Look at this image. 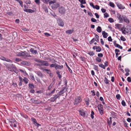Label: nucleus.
<instances>
[{"mask_svg": "<svg viewBox=\"0 0 131 131\" xmlns=\"http://www.w3.org/2000/svg\"><path fill=\"white\" fill-rule=\"evenodd\" d=\"M16 54L17 56L23 57L25 59H26L27 57H31L30 55L26 51H25L17 52Z\"/></svg>", "mask_w": 131, "mask_h": 131, "instance_id": "f257e3e1", "label": "nucleus"}, {"mask_svg": "<svg viewBox=\"0 0 131 131\" xmlns=\"http://www.w3.org/2000/svg\"><path fill=\"white\" fill-rule=\"evenodd\" d=\"M6 66V67L8 69L11 71L13 72L14 71L13 69H16V67L15 65L13 64H9L6 63V64H4Z\"/></svg>", "mask_w": 131, "mask_h": 131, "instance_id": "f03ea898", "label": "nucleus"}, {"mask_svg": "<svg viewBox=\"0 0 131 131\" xmlns=\"http://www.w3.org/2000/svg\"><path fill=\"white\" fill-rule=\"evenodd\" d=\"M82 99L80 96H77L75 99L74 104V105L78 104L82 101Z\"/></svg>", "mask_w": 131, "mask_h": 131, "instance_id": "7ed1b4c3", "label": "nucleus"}, {"mask_svg": "<svg viewBox=\"0 0 131 131\" xmlns=\"http://www.w3.org/2000/svg\"><path fill=\"white\" fill-rule=\"evenodd\" d=\"M81 115L84 118H86L88 116L87 113L85 112L83 110H80L79 111Z\"/></svg>", "mask_w": 131, "mask_h": 131, "instance_id": "20e7f679", "label": "nucleus"}, {"mask_svg": "<svg viewBox=\"0 0 131 131\" xmlns=\"http://www.w3.org/2000/svg\"><path fill=\"white\" fill-rule=\"evenodd\" d=\"M57 23L58 25L61 26L63 27L64 23L63 21L60 18H58L57 19Z\"/></svg>", "mask_w": 131, "mask_h": 131, "instance_id": "39448f33", "label": "nucleus"}, {"mask_svg": "<svg viewBox=\"0 0 131 131\" xmlns=\"http://www.w3.org/2000/svg\"><path fill=\"white\" fill-rule=\"evenodd\" d=\"M124 16H121V15L119 13L117 14V17L119 20V22L122 23L123 21V19Z\"/></svg>", "mask_w": 131, "mask_h": 131, "instance_id": "423d86ee", "label": "nucleus"}, {"mask_svg": "<svg viewBox=\"0 0 131 131\" xmlns=\"http://www.w3.org/2000/svg\"><path fill=\"white\" fill-rule=\"evenodd\" d=\"M59 95H58L57 94L56 95H55L53 97H52L50 98V101L52 102H54L55 101L56 99L59 98Z\"/></svg>", "mask_w": 131, "mask_h": 131, "instance_id": "0eeeda50", "label": "nucleus"}, {"mask_svg": "<svg viewBox=\"0 0 131 131\" xmlns=\"http://www.w3.org/2000/svg\"><path fill=\"white\" fill-rule=\"evenodd\" d=\"M67 90V89H66L65 88H64L63 89L61 90L57 94L59 95V96L60 97L61 95L63 94Z\"/></svg>", "mask_w": 131, "mask_h": 131, "instance_id": "6e6552de", "label": "nucleus"}, {"mask_svg": "<svg viewBox=\"0 0 131 131\" xmlns=\"http://www.w3.org/2000/svg\"><path fill=\"white\" fill-rule=\"evenodd\" d=\"M59 12L61 14H63L65 12V8L63 7H61L59 8Z\"/></svg>", "mask_w": 131, "mask_h": 131, "instance_id": "1a4fd4ad", "label": "nucleus"}, {"mask_svg": "<svg viewBox=\"0 0 131 131\" xmlns=\"http://www.w3.org/2000/svg\"><path fill=\"white\" fill-rule=\"evenodd\" d=\"M113 43L115 47L121 49H123V47L121 46L116 43V41H114L113 42Z\"/></svg>", "mask_w": 131, "mask_h": 131, "instance_id": "9d476101", "label": "nucleus"}, {"mask_svg": "<svg viewBox=\"0 0 131 131\" xmlns=\"http://www.w3.org/2000/svg\"><path fill=\"white\" fill-rule=\"evenodd\" d=\"M40 63H42V66H48L49 65L47 61H44L42 60H41Z\"/></svg>", "mask_w": 131, "mask_h": 131, "instance_id": "9b49d317", "label": "nucleus"}, {"mask_svg": "<svg viewBox=\"0 0 131 131\" xmlns=\"http://www.w3.org/2000/svg\"><path fill=\"white\" fill-rule=\"evenodd\" d=\"M59 4L55 3L52 5V8L53 9H55L59 7Z\"/></svg>", "mask_w": 131, "mask_h": 131, "instance_id": "f8f14e48", "label": "nucleus"}, {"mask_svg": "<svg viewBox=\"0 0 131 131\" xmlns=\"http://www.w3.org/2000/svg\"><path fill=\"white\" fill-rule=\"evenodd\" d=\"M24 11L27 13H33L34 12L35 10H32L31 9H24Z\"/></svg>", "mask_w": 131, "mask_h": 131, "instance_id": "ddd939ff", "label": "nucleus"}, {"mask_svg": "<svg viewBox=\"0 0 131 131\" xmlns=\"http://www.w3.org/2000/svg\"><path fill=\"white\" fill-rule=\"evenodd\" d=\"M21 63L23 65L29 66L30 64V63L29 62L26 61H23L21 62Z\"/></svg>", "mask_w": 131, "mask_h": 131, "instance_id": "4468645a", "label": "nucleus"}, {"mask_svg": "<svg viewBox=\"0 0 131 131\" xmlns=\"http://www.w3.org/2000/svg\"><path fill=\"white\" fill-rule=\"evenodd\" d=\"M63 68V65L60 66L56 64V66L55 67V69L56 70H57L59 69H61Z\"/></svg>", "mask_w": 131, "mask_h": 131, "instance_id": "2eb2a0df", "label": "nucleus"}, {"mask_svg": "<svg viewBox=\"0 0 131 131\" xmlns=\"http://www.w3.org/2000/svg\"><path fill=\"white\" fill-rule=\"evenodd\" d=\"M117 6L118 8L120 9H123L125 8V7L122 4L120 3L117 4Z\"/></svg>", "mask_w": 131, "mask_h": 131, "instance_id": "dca6fc26", "label": "nucleus"}, {"mask_svg": "<svg viewBox=\"0 0 131 131\" xmlns=\"http://www.w3.org/2000/svg\"><path fill=\"white\" fill-rule=\"evenodd\" d=\"M30 51L32 54H37L38 53L37 50H34L32 48H31L30 50Z\"/></svg>", "mask_w": 131, "mask_h": 131, "instance_id": "f3484780", "label": "nucleus"}, {"mask_svg": "<svg viewBox=\"0 0 131 131\" xmlns=\"http://www.w3.org/2000/svg\"><path fill=\"white\" fill-rule=\"evenodd\" d=\"M102 35L104 38H106L108 36V34L105 31H103L102 32Z\"/></svg>", "mask_w": 131, "mask_h": 131, "instance_id": "a211bd4d", "label": "nucleus"}, {"mask_svg": "<svg viewBox=\"0 0 131 131\" xmlns=\"http://www.w3.org/2000/svg\"><path fill=\"white\" fill-rule=\"evenodd\" d=\"M74 30L73 29L69 30H67L66 31V32L67 34H71L73 32Z\"/></svg>", "mask_w": 131, "mask_h": 131, "instance_id": "6ab92c4d", "label": "nucleus"}, {"mask_svg": "<svg viewBox=\"0 0 131 131\" xmlns=\"http://www.w3.org/2000/svg\"><path fill=\"white\" fill-rule=\"evenodd\" d=\"M124 21L127 23H129L130 21L125 16H124L123 19Z\"/></svg>", "mask_w": 131, "mask_h": 131, "instance_id": "aec40b11", "label": "nucleus"}, {"mask_svg": "<svg viewBox=\"0 0 131 131\" xmlns=\"http://www.w3.org/2000/svg\"><path fill=\"white\" fill-rule=\"evenodd\" d=\"M115 26L118 29H120L122 25L117 24L115 25Z\"/></svg>", "mask_w": 131, "mask_h": 131, "instance_id": "412c9836", "label": "nucleus"}, {"mask_svg": "<svg viewBox=\"0 0 131 131\" xmlns=\"http://www.w3.org/2000/svg\"><path fill=\"white\" fill-rule=\"evenodd\" d=\"M42 8L47 13L48 12V11L47 9V7L46 5H43Z\"/></svg>", "mask_w": 131, "mask_h": 131, "instance_id": "4be33fe9", "label": "nucleus"}, {"mask_svg": "<svg viewBox=\"0 0 131 131\" xmlns=\"http://www.w3.org/2000/svg\"><path fill=\"white\" fill-rule=\"evenodd\" d=\"M37 74L40 77L42 78L43 77V75L42 74V73L40 71H38L37 72Z\"/></svg>", "mask_w": 131, "mask_h": 131, "instance_id": "5701e85b", "label": "nucleus"}, {"mask_svg": "<svg viewBox=\"0 0 131 131\" xmlns=\"http://www.w3.org/2000/svg\"><path fill=\"white\" fill-rule=\"evenodd\" d=\"M54 84V82H52L51 84L48 87V90H50Z\"/></svg>", "mask_w": 131, "mask_h": 131, "instance_id": "b1692460", "label": "nucleus"}, {"mask_svg": "<svg viewBox=\"0 0 131 131\" xmlns=\"http://www.w3.org/2000/svg\"><path fill=\"white\" fill-rule=\"evenodd\" d=\"M96 31L100 33L102 31V29L100 26H98L96 29Z\"/></svg>", "mask_w": 131, "mask_h": 131, "instance_id": "393cba45", "label": "nucleus"}, {"mask_svg": "<svg viewBox=\"0 0 131 131\" xmlns=\"http://www.w3.org/2000/svg\"><path fill=\"white\" fill-rule=\"evenodd\" d=\"M23 80L24 82L25 83L27 84L28 83L29 80L26 77H24Z\"/></svg>", "mask_w": 131, "mask_h": 131, "instance_id": "a878e982", "label": "nucleus"}, {"mask_svg": "<svg viewBox=\"0 0 131 131\" xmlns=\"http://www.w3.org/2000/svg\"><path fill=\"white\" fill-rule=\"evenodd\" d=\"M9 124L12 127H17L16 124V123H15V122H13L11 123H9Z\"/></svg>", "mask_w": 131, "mask_h": 131, "instance_id": "bb28decb", "label": "nucleus"}, {"mask_svg": "<svg viewBox=\"0 0 131 131\" xmlns=\"http://www.w3.org/2000/svg\"><path fill=\"white\" fill-rule=\"evenodd\" d=\"M79 1L81 3V4H84L86 3L85 0H79Z\"/></svg>", "mask_w": 131, "mask_h": 131, "instance_id": "cd10ccee", "label": "nucleus"}, {"mask_svg": "<svg viewBox=\"0 0 131 131\" xmlns=\"http://www.w3.org/2000/svg\"><path fill=\"white\" fill-rule=\"evenodd\" d=\"M32 121L33 122L34 124L35 125V124L37 123V121L36 119L34 118H31Z\"/></svg>", "mask_w": 131, "mask_h": 131, "instance_id": "c85d7f7f", "label": "nucleus"}, {"mask_svg": "<svg viewBox=\"0 0 131 131\" xmlns=\"http://www.w3.org/2000/svg\"><path fill=\"white\" fill-rule=\"evenodd\" d=\"M101 50V48L100 47H97L96 48V52H99Z\"/></svg>", "mask_w": 131, "mask_h": 131, "instance_id": "c756f323", "label": "nucleus"}, {"mask_svg": "<svg viewBox=\"0 0 131 131\" xmlns=\"http://www.w3.org/2000/svg\"><path fill=\"white\" fill-rule=\"evenodd\" d=\"M88 54L91 56H93L94 54V53L93 52L91 51H89Z\"/></svg>", "mask_w": 131, "mask_h": 131, "instance_id": "7c9ffc66", "label": "nucleus"}, {"mask_svg": "<svg viewBox=\"0 0 131 131\" xmlns=\"http://www.w3.org/2000/svg\"><path fill=\"white\" fill-rule=\"evenodd\" d=\"M95 41L97 42L99 41V36L97 35H95Z\"/></svg>", "mask_w": 131, "mask_h": 131, "instance_id": "2f4dec72", "label": "nucleus"}, {"mask_svg": "<svg viewBox=\"0 0 131 131\" xmlns=\"http://www.w3.org/2000/svg\"><path fill=\"white\" fill-rule=\"evenodd\" d=\"M104 82L106 84H109V81L108 80V79L106 77H105L104 79Z\"/></svg>", "mask_w": 131, "mask_h": 131, "instance_id": "473e14b6", "label": "nucleus"}, {"mask_svg": "<svg viewBox=\"0 0 131 131\" xmlns=\"http://www.w3.org/2000/svg\"><path fill=\"white\" fill-rule=\"evenodd\" d=\"M96 61L98 62H100L101 61V59L99 57H96Z\"/></svg>", "mask_w": 131, "mask_h": 131, "instance_id": "72a5a7b5", "label": "nucleus"}, {"mask_svg": "<svg viewBox=\"0 0 131 131\" xmlns=\"http://www.w3.org/2000/svg\"><path fill=\"white\" fill-rule=\"evenodd\" d=\"M99 112H100V113L101 115H102L103 114V109H101L99 108L98 109Z\"/></svg>", "mask_w": 131, "mask_h": 131, "instance_id": "f704fd0d", "label": "nucleus"}, {"mask_svg": "<svg viewBox=\"0 0 131 131\" xmlns=\"http://www.w3.org/2000/svg\"><path fill=\"white\" fill-rule=\"evenodd\" d=\"M94 112L93 111H92L91 112V118L93 119L94 118Z\"/></svg>", "mask_w": 131, "mask_h": 131, "instance_id": "c9c22d12", "label": "nucleus"}, {"mask_svg": "<svg viewBox=\"0 0 131 131\" xmlns=\"http://www.w3.org/2000/svg\"><path fill=\"white\" fill-rule=\"evenodd\" d=\"M98 109H99V108L100 109H103V106L102 104H100L98 105Z\"/></svg>", "mask_w": 131, "mask_h": 131, "instance_id": "e433bc0d", "label": "nucleus"}, {"mask_svg": "<svg viewBox=\"0 0 131 131\" xmlns=\"http://www.w3.org/2000/svg\"><path fill=\"white\" fill-rule=\"evenodd\" d=\"M5 61L7 62H10L11 63H12V60L7 58H5Z\"/></svg>", "mask_w": 131, "mask_h": 131, "instance_id": "4c0bfd02", "label": "nucleus"}, {"mask_svg": "<svg viewBox=\"0 0 131 131\" xmlns=\"http://www.w3.org/2000/svg\"><path fill=\"white\" fill-rule=\"evenodd\" d=\"M14 60L18 62L22 60L21 59L18 58H16Z\"/></svg>", "mask_w": 131, "mask_h": 131, "instance_id": "58836bf2", "label": "nucleus"}, {"mask_svg": "<svg viewBox=\"0 0 131 131\" xmlns=\"http://www.w3.org/2000/svg\"><path fill=\"white\" fill-rule=\"evenodd\" d=\"M99 66L100 67L102 68L103 69H105V67L104 66V65H103L102 64H100L99 65Z\"/></svg>", "mask_w": 131, "mask_h": 131, "instance_id": "ea45409f", "label": "nucleus"}, {"mask_svg": "<svg viewBox=\"0 0 131 131\" xmlns=\"http://www.w3.org/2000/svg\"><path fill=\"white\" fill-rule=\"evenodd\" d=\"M29 88L31 89H33L34 88V85L32 84L29 83Z\"/></svg>", "mask_w": 131, "mask_h": 131, "instance_id": "a19ab883", "label": "nucleus"}, {"mask_svg": "<svg viewBox=\"0 0 131 131\" xmlns=\"http://www.w3.org/2000/svg\"><path fill=\"white\" fill-rule=\"evenodd\" d=\"M56 2V0H54L52 1H50L49 2V5H50L52 4L55 3Z\"/></svg>", "mask_w": 131, "mask_h": 131, "instance_id": "79ce46f5", "label": "nucleus"}, {"mask_svg": "<svg viewBox=\"0 0 131 131\" xmlns=\"http://www.w3.org/2000/svg\"><path fill=\"white\" fill-rule=\"evenodd\" d=\"M109 4L110 5L111 7H114L115 5L112 2H110Z\"/></svg>", "mask_w": 131, "mask_h": 131, "instance_id": "37998d69", "label": "nucleus"}, {"mask_svg": "<svg viewBox=\"0 0 131 131\" xmlns=\"http://www.w3.org/2000/svg\"><path fill=\"white\" fill-rule=\"evenodd\" d=\"M42 102L39 101V100H36L35 104H40Z\"/></svg>", "mask_w": 131, "mask_h": 131, "instance_id": "c03bdc74", "label": "nucleus"}, {"mask_svg": "<svg viewBox=\"0 0 131 131\" xmlns=\"http://www.w3.org/2000/svg\"><path fill=\"white\" fill-rule=\"evenodd\" d=\"M108 21L110 23H113L114 22L113 19L112 18H109L108 19Z\"/></svg>", "mask_w": 131, "mask_h": 131, "instance_id": "a18cd8bd", "label": "nucleus"}, {"mask_svg": "<svg viewBox=\"0 0 131 131\" xmlns=\"http://www.w3.org/2000/svg\"><path fill=\"white\" fill-rule=\"evenodd\" d=\"M116 98L119 100L121 99V97L120 95L119 94H117L116 96Z\"/></svg>", "mask_w": 131, "mask_h": 131, "instance_id": "49530a36", "label": "nucleus"}, {"mask_svg": "<svg viewBox=\"0 0 131 131\" xmlns=\"http://www.w3.org/2000/svg\"><path fill=\"white\" fill-rule=\"evenodd\" d=\"M125 29L126 28L124 29V28H122V32L124 34H125L126 32V31L125 30Z\"/></svg>", "mask_w": 131, "mask_h": 131, "instance_id": "de8ad7c7", "label": "nucleus"}, {"mask_svg": "<svg viewBox=\"0 0 131 131\" xmlns=\"http://www.w3.org/2000/svg\"><path fill=\"white\" fill-rule=\"evenodd\" d=\"M104 18H106L109 17V15L107 13H106L104 14Z\"/></svg>", "mask_w": 131, "mask_h": 131, "instance_id": "09e8293b", "label": "nucleus"}, {"mask_svg": "<svg viewBox=\"0 0 131 131\" xmlns=\"http://www.w3.org/2000/svg\"><path fill=\"white\" fill-rule=\"evenodd\" d=\"M34 60L35 61L37 62H38L40 63H41V60H40V59H35Z\"/></svg>", "mask_w": 131, "mask_h": 131, "instance_id": "8fccbe9b", "label": "nucleus"}, {"mask_svg": "<svg viewBox=\"0 0 131 131\" xmlns=\"http://www.w3.org/2000/svg\"><path fill=\"white\" fill-rule=\"evenodd\" d=\"M91 92L92 93V95L93 96H94L95 95V92L94 90H92L91 91Z\"/></svg>", "mask_w": 131, "mask_h": 131, "instance_id": "3c124183", "label": "nucleus"}, {"mask_svg": "<svg viewBox=\"0 0 131 131\" xmlns=\"http://www.w3.org/2000/svg\"><path fill=\"white\" fill-rule=\"evenodd\" d=\"M122 105L123 106H125L126 105L125 102L124 100H122L121 102Z\"/></svg>", "mask_w": 131, "mask_h": 131, "instance_id": "603ef678", "label": "nucleus"}, {"mask_svg": "<svg viewBox=\"0 0 131 131\" xmlns=\"http://www.w3.org/2000/svg\"><path fill=\"white\" fill-rule=\"evenodd\" d=\"M15 122V119L14 118H13L9 121V123H11L13 122Z\"/></svg>", "mask_w": 131, "mask_h": 131, "instance_id": "864d4df0", "label": "nucleus"}, {"mask_svg": "<svg viewBox=\"0 0 131 131\" xmlns=\"http://www.w3.org/2000/svg\"><path fill=\"white\" fill-rule=\"evenodd\" d=\"M121 40L123 41H125L126 40V39L123 36H122L121 38Z\"/></svg>", "mask_w": 131, "mask_h": 131, "instance_id": "5fc2aeb1", "label": "nucleus"}, {"mask_svg": "<svg viewBox=\"0 0 131 131\" xmlns=\"http://www.w3.org/2000/svg\"><path fill=\"white\" fill-rule=\"evenodd\" d=\"M95 41V39L94 38H93L90 42V44H91L93 43Z\"/></svg>", "mask_w": 131, "mask_h": 131, "instance_id": "6e6d98bb", "label": "nucleus"}, {"mask_svg": "<svg viewBox=\"0 0 131 131\" xmlns=\"http://www.w3.org/2000/svg\"><path fill=\"white\" fill-rule=\"evenodd\" d=\"M66 63V66L68 68V70H69V72H70L71 73H72V70L68 66L67 64Z\"/></svg>", "mask_w": 131, "mask_h": 131, "instance_id": "4d7b16f0", "label": "nucleus"}, {"mask_svg": "<svg viewBox=\"0 0 131 131\" xmlns=\"http://www.w3.org/2000/svg\"><path fill=\"white\" fill-rule=\"evenodd\" d=\"M44 34L46 37H49L51 36V35L47 32H46L44 33Z\"/></svg>", "mask_w": 131, "mask_h": 131, "instance_id": "13d9d810", "label": "nucleus"}, {"mask_svg": "<svg viewBox=\"0 0 131 131\" xmlns=\"http://www.w3.org/2000/svg\"><path fill=\"white\" fill-rule=\"evenodd\" d=\"M91 21L93 22H96L97 21V20L93 18H92L91 19Z\"/></svg>", "mask_w": 131, "mask_h": 131, "instance_id": "bf43d9fd", "label": "nucleus"}, {"mask_svg": "<svg viewBox=\"0 0 131 131\" xmlns=\"http://www.w3.org/2000/svg\"><path fill=\"white\" fill-rule=\"evenodd\" d=\"M0 59L3 60L5 61V58L4 57L1 56L0 57Z\"/></svg>", "mask_w": 131, "mask_h": 131, "instance_id": "052dcab7", "label": "nucleus"}, {"mask_svg": "<svg viewBox=\"0 0 131 131\" xmlns=\"http://www.w3.org/2000/svg\"><path fill=\"white\" fill-rule=\"evenodd\" d=\"M56 65V63H55L54 64H52L50 65V67L51 68H53L54 67H55Z\"/></svg>", "mask_w": 131, "mask_h": 131, "instance_id": "680f3d73", "label": "nucleus"}, {"mask_svg": "<svg viewBox=\"0 0 131 131\" xmlns=\"http://www.w3.org/2000/svg\"><path fill=\"white\" fill-rule=\"evenodd\" d=\"M103 56V55L102 53H99L98 54V56L99 57H102Z\"/></svg>", "mask_w": 131, "mask_h": 131, "instance_id": "e2e57ef3", "label": "nucleus"}, {"mask_svg": "<svg viewBox=\"0 0 131 131\" xmlns=\"http://www.w3.org/2000/svg\"><path fill=\"white\" fill-rule=\"evenodd\" d=\"M94 8H95L96 9L98 10L100 8V7L99 6L97 5H96L95 6H94Z\"/></svg>", "mask_w": 131, "mask_h": 131, "instance_id": "0e129e2a", "label": "nucleus"}, {"mask_svg": "<svg viewBox=\"0 0 131 131\" xmlns=\"http://www.w3.org/2000/svg\"><path fill=\"white\" fill-rule=\"evenodd\" d=\"M94 69L95 70H98V67L97 66L94 65Z\"/></svg>", "mask_w": 131, "mask_h": 131, "instance_id": "69168bd1", "label": "nucleus"}, {"mask_svg": "<svg viewBox=\"0 0 131 131\" xmlns=\"http://www.w3.org/2000/svg\"><path fill=\"white\" fill-rule=\"evenodd\" d=\"M35 3L39 5L40 4V0H35Z\"/></svg>", "mask_w": 131, "mask_h": 131, "instance_id": "338daca9", "label": "nucleus"}, {"mask_svg": "<svg viewBox=\"0 0 131 131\" xmlns=\"http://www.w3.org/2000/svg\"><path fill=\"white\" fill-rule=\"evenodd\" d=\"M127 81L129 82H131V78L130 77H128L127 78Z\"/></svg>", "mask_w": 131, "mask_h": 131, "instance_id": "774afa93", "label": "nucleus"}]
</instances>
